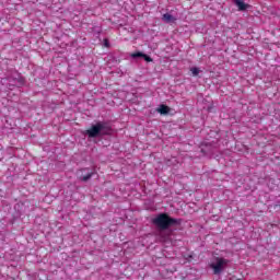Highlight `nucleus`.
Here are the masks:
<instances>
[{
	"instance_id": "obj_9",
	"label": "nucleus",
	"mask_w": 280,
	"mask_h": 280,
	"mask_svg": "<svg viewBox=\"0 0 280 280\" xmlns=\"http://www.w3.org/2000/svg\"><path fill=\"white\" fill-rule=\"evenodd\" d=\"M91 176H93V173H89L88 175L82 176V177H81V180H83L84 183H86V180H89V179L91 178Z\"/></svg>"
},
{
	"instance_id": "obj_5",
	"label": "nucleus",
	"mask_w": 280,
	"mask_h": 280,
	"mask_svg": "<svg viewBox=\"0 0 280 280\" xmlns=\"http://www.w3.org/2000/svg\"><path fill=\"white\" fill-rule=\"evenodd\" d=\"M235 5H237L238 10H248V8H250L249 4L245 3L244 0H234Z\"/></svg>"
},
{
	"instance_id": "obj_4",
	"label": "nucleus",
	"mask_w": 280,
	"mask_h": 280,
	"mask_svg": "<svg viewBox=\"0 0 280 280\" xmlns=\"http://www.w3.org/2000/svg\"><path fill=\"white\" fill-rule=\"evenodd\" d=\"M131 58H143L145 62H152V59L150 58V56L143 52H133L131 54Z\"/></svg>"
},
{
	"instance_id": "obj_8",
	"label": "nucleus",
	"mask_w": 280,
	"mask_h": 280,
	"mask_svg": "<svg viewBox=\"0 0 280 280\" xmlns=\"http://www.w3.org/2000/svg\"><path fill=\"white\" fill-rule=\"evenodd\" d=\"M190 71H191L192 75H195V77L200 73V69L199 68H191Z\"/></svg>"
},
{
	"instance_id": "obj_7",
	"label": "nucleus",
	"mask_w": 280,
	"mask_h": 280,
	"mask_svg": "<svg viewBox=\"0 0 280 280\" xmlns=\"http://www.w3.org/2000/svg\"><path fill=\"white\" fill-rule=\"evenodd\" d=\"M156 112L160 113V115H167L170 113V107L167 105H161L158 107Z\"/></svg>"
},
{
	"instance_id": "obj_3",
	"label": "nucleus",
	"mask_w": 280,
	"mask_h": 280,
	"mask_svg": "<svg viewBox=\"0 0 280 280\" xmlns=\"http://www.w3.org/2000/svg\"><path fill=\"white\" fill-rule=\"evenodd\" d=\"M104 130V124L97 122L96 125H93L90 129L84 131V135H88L90 138L100 137L102 135V131Z\"/></svg>"
},
{
	"instance_id": "obj_11",
	"label": "nucleus",
	"mask_w": 280,
	"mask_h": 280,
	"mask_svg": "<svg viewBox=\"0 0 280 280\" xmlns=\"http://www.w3.org/2000/svg\"><path fill=\"white\" fill-rule=\"evenodd\" d=\"M105 45H106V47H108V40H105Z\"/></svg>"
},
{
	"instance_id": "obj_6",
	"label": "nucleus",
	"mask_w": 280,
	"mask_h": 280,
	"mask_svg": "<svg viewBox=\"0 0 280 280\" xmlns=\"http://www.w3.org/2000/svg\"><path fill=\"white\" fill-rule=\"evenodd\" d=\"M162 21H164V23H174L176 21V18H174L172 14L170 13H165L162 16Z\"/></svg>"
},
{
	"instance_id": "obj_1",
	"label": "nucleus",
	"mask_w": 280,
	"mask_h": 280,
	"mask_svg": "<svg viewBox=\"0 0 280 280\" xmlns=\"http://www.w3.org/2000/svg\"><path fill=\"white\" fill-rule=\"evenodd\" d=\"M226 266H229V259L223 257H214L209 262V268H211L213 275H222L226 269Z\"/></svg>"
},
{
	"instance_id": "obj_2",
	"label": "nucleus",
	"mask_w": 280,
	"mask_h": 280,
	"mask_svg": "<svg viewBox=\"0 0 280 280\" xmlns=\"http://www.w3.org/2000/svg\"><path fill=\"white\" fill-rule=\"evenodd\" d=\"M176 220L170 218L167 214H160L155 219H153V224L158 226V229H161L162 231H165V229H170L172 224H175Z\"/></svg>"
},
{
	"instance_id": "obj_10",
	"label": "nucleus",
	"mask_w": 280,
	"mask_h": 280,
	"mask_svg": "<svg viewBox=\"0 0 280 280\" xmlns=\"http://www.w3.org/2000/svg\"><path fill=\"white\" fill-rule=\"evenodd\" d=\"M20 84H23V79H19Z\"/></svg>"
}]
</instances>
